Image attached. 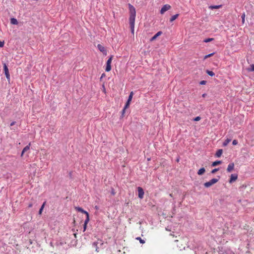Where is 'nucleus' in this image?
I'll list each match as a JSON object with an SVG mask.
<instances>
[{
	"label": "nucleus",
	"mask_w": 254,
	"mask_h": 254,
	"mask_svg": "<svg viewBox=\"0 0 254 254\" xmlns=\"http://www.w3.org/2000/svg\"><path fill=\"white\" fill-rule=\"evenodd\" d=\"M112 59H113V56H111L107 60V62L106 63V68H105V70L107 72L110 71L111 69V62L112 61Z\"/></svg>",
	"instance_id": "obj_3"
},
{
	"label": "nucleus",
	"mask_w": 254,
	"mask_h": 254,
	"mask_svg": "<svg viewBox=\"0 0 254 254\" xmlns=\"http://www.w3.org/2000/svg\"><path fill=\"white\" fill-rule=\"evenodd\" d=\"M30 143H29L28 145H27V146H26L22 150V151L21 152V156H22L23 154L27 151L28 150H29L30 149Z\"/></svg>",
	"instance_id": "obj_11"
},
{
	"label": "nucleus",
	"mask_w": 254,
	"mask_h": 254,
	"mask_svg": "<svg viewBox=\"0 0 254 254\" xmlns=\"http://www.w3.org/2000/svg\"><path fill=\"white\" fill-rule=\"evenodd\" d=\"M249 71H254V64L250 65V67L247 69Z\"/></svg>",
	"instance_id": "obj_23"
},
{
	"label": "nucleus",
	"mask_w": 254,
	"mask_h": 254,
	"mask_svg": "<svg viewBox=\"0 0 254 254\" xmlns=\"http://www.w3.org/2000/svg\"><path fill=\"white\" fill-rule=\"evenodd\" d=\"M238 142L237 140H236V139L233 140V141L232 142L233 145H236L238 144Z\"/></svg>",
	"instance_id": "obj_32"
},
{
	"label": "nucleus",
	"mask_w": 254,
	"mask_h": 254,
	"mask_svg": "<svg viewBox=\"0 0 254 254\" xmlns=\"http://www.w3.org/2000/svg\"><path fill=\"white\" fill-rule=\"evenodd\" d=\"M214 40L213 38H207L203 40V42L205 43H208L211 41H212Z\"/></svg>",
	"instance_id": "obj_27"
},
{
	"label": "nucleus",
	"mask_w": 254,
	"mask_h": 254,
	"mask_svg": "<svg viewBox=\"0 0 254 254\" xmlns=\"http://www.w3.org/2000/svg\"><path fill=\"white\" fill-rule=\"evenodd\" d=\"M231 139L229 138H227L223 142V145L224 146H226L228 145V144L231 141Z\"/></svg>",
	"instance_id": "obj_20"
},
{
	"label": "nucleus",
	"mask_w": 254,
	"mask_h": 254,
	"mask_svg": "<svg viewBox=\"0 0 254 254\" xmlns=\"http://www.w3.org/2000/svg\"><path fill=\"white\" fill-rule=\"evenodd\" d=\"M97 48L100 52H102L104 55H107V51L105 49V48L103 46H102L101 44H98Z\"/></svg>",
	"instance_id": "obj_8"
},
{
	"label": "nucleus",
	"mask_w": 254,
	"mask_h": 254,
	"mask_svg": "<svg viewBox=\"0 0 254 254\" xmlns=\"http://www.w3.org/2000/svg\"><path fill=\"white\" fill-rule=\"evenodd\" d=\"M15 123H16V122L15 121H13L10 123V126H13L15 124Z\"/></svg>",
	"instance_id": "obj_37"
},
{
	"label": "nucleus",
	"mask_w": 254,
	"mask_h": 254,
	"mask_svg": "<svg viewBox=\"0 0 254 254\" xmlns=\"http://www.w3.org/2000/svg\"><path fill=\"white\" fill-rule=\"evenodd\" d=\"M245 14L244 13V14L242 15V22H243V23H244V21H245Z\"/></svg>",
	"instance_id": "obj_35"
},
{
	"label": "nucleus",
	"mask_w": 254,
	"mask_h": 254,
	"mask_svg": "<svg viewBox=\"0 0 254 254\" xmlns=\"http://www.w3.org/2000/svg\"><path fill=\"white\" fill-rule=\"evenodd\" d=\"M137 190H138V197L140 199L143 198L144 192V190L142 189V188L139 187L137 188Z\"/></svg>",
	"instance_id": "obj_6"
},
{
	"label": "nucleus",
	"mask_w": 254,
	"mask_h": 254,
	"mask_svg": "<svg viewBox=\"0 0 254 254\" xmlns=\"http://www.w3.org/2000/svg\"><path fill=\"white\" fill-rule=\"evenodd\" d=\"M235 254V253L230 249H226L225 250V252L223 254Z\"/></svg>",
	"instance_id": "obj_15"
},
{
	"label": "nucleus",
	"mask_w": 254,
	"mask_h": 254,
	"mask_svg": "<svg viewBox=\"0 0 254 254\" xmlns=\"http://www.w3.org/2000/svg\"><path fill=\"white\" fill-rule=\"evenodd\" d=\"M3 70L4 71V73L5 76L7 79H10V74L9 73L8 67L5 64H3Z\"/></svg>",
	"instance_id": "obj_5"
},
{
	"label": "nucleus",
	"mask_w": 254,
	"mask_h": 254,
	"mask_svg": "<svg viewBox=\"0 0 254 254\" xmlns=\"http://www.w3.org/2000/svg\"><path fill=\"white\" fill-rule=\"evenodd\" d=\"M214 53H211V54H209L208 55H205L204 57V60H205L211 56H212L213 55H214Z\"/></svg>",
	"instance_id": "obj_26"
},
{
	"label": "nucleus",
	"mask_w": 254,
	"mask_h": 254,
	"mask_svg": "<svg viewBox=\"0 0 254 254\" xmlns=\"http://www.w3.org/2000/svg\"><path fill=\"white\" fill-rule=\"evenodd\" d=\"M222 163L221 161H216L212 163V166H216L219 164H220Z\"/></svg>",
	"instance_id": "obj_21"
},
{
	"label": "nucleus",
	"mask_w": 254,
	"mask_h": 254,
	"mask_svg": "<svg viewBox=\"0 0 254 254\" xmlns=\"http://www.w3.org/2000/svg\"><path fill=\"white\" fill-rule=\"evenodd\" d=\"M222 152H223L222 149H218L215 154V156L217 157H220L222 154Z\"/></svg>",
	"instance_id": "obj_18"
},
{
	"label": "nucleus",
	"mask_w": 254,
	"mask_h": 254,
	"mask_svg": "<svg viewBox=\"0 0 254 254\" xmlns=\"http://www.w3.org/2000/svg\"><path fill=\"white\" fill-rule=\"evenodd\" d=\"M89 221V218H86L85 221H84V225H83V231L84 232L86 229V228H87V225L88 223V222Z\"/></svg>",
	"instance_id": "obj_14"
},
{
	"label": "nucleus",
	"mask_w": 254,
	"mask_h": 254,
	"mask_svg": "<svg viewBox=\"0 0 254 254\" xmlns=\"http://www.w3.org/2000/svg\"><path fill=\"white\" fill-rule=\"evenodd\" d=\"M133 92L132 91H131L130 94H129V95L128 96V99H127V101H129V102H130L132 100V97H133Z\"/></svg>",
	"instance_id": "obj_25"
},
{
	"label": "nucleus",
	"mask_w": 254,
	"mask_h": 254,
	"mask_svg": "<svg viewBox=\"0 0 254 254\" xmlns=\"http://www.w3.org/2000/svg\"><path fill=\"white\" fill-rule=\"evenodd\" d=\"M219 170V168H215L211 171V173L214 174Z\"/></svg>",
	"instance_id": "obj_31"
},
{
	"label": "nucleus",
	"mask_w": 254,
	"mask_h": 254,
	"mask_svg": "<svg viewBox=\"0 0 254 254\" xmlns=\"http://www.w3.org/2000/svg\"><path fill=\"white\" fill-rule=\"evenodd\" d=\"M179 16V14H175L174 15H173L170 19V22H173V21H174L176 18H177V17H178Z\"/></svg>",
	"instance_id": "obj_19"
},
{
	"label": "nucleus",
	"mask_w": 254,
	"mask_h": 254,
	"mask_svg": "<svg viewBox=\"0 0 254 254\" xmlns=\"http://www.w3.org/2000/svg\"><path fill=\"white\" fill-rule=\"evenodd\" d=\"M32 206V203H30L29 205H28V207H31Z\"/></svg>",
	"instance_id": "obj_40"
},
{
	"label": "nucleus",
	"mask_w": 254,
	"mask_h": 254,
	"mask_svg": "<svg viewBox=\"0 0 254 254\" xmlns=\"http://www.w3.org/2000/svg\"><path fill=\"white\" fill-rule=\"evenodd\" d=\"M104 75H105V74H104V73H103V74H102L101 77H104Z\"/></svg>",
	"instance_id": "obj_41"
},
{
	"label": "nucleus",
	"mask_w": 254,
	"mask_h": 254,
	"mask_svg": "<svg viewBox=\"0 0 254 254\" xmlns=\"http://www.w3.org/2000/svg\"><path fill=\"white\" fill-rule=\"evenodd\" d=\"M219 177H218V178H213L211 180H210L209 181L207 182L204 184V186L206 188H209L213 184L216 183L219 180Z\"/></svg>",
	"instance_id": "obj_2"
},
{
	"label": "nucleus",
	"mask_w": 254,
	"mask_h": 254,
	"mask_svg": "<svg viewBox=\"0 0 254 254\" xmlns=\"http://www.w3.org/2000/svg\"><path fill=\"white\" fill-rule=\"evenodd\" d=\"M4 46V42L0 41V47H3Z\"/></svg>",
	"instance_id": "obj_36"
},
{
	"label": "nucleus",
	"mask_w": 254,
	"mask_h": 254,
	"mask_svg": "<svg viewBox=\"0 0 254 254\" xmlns=\"http://www.w3.org/2000/svg\"><path fill=\"white\" fill-rule=\"evenodd\" d=\"M126 108H124V109H123L122 110V115H123L124 114V113H125V110H126Z\"/></svg>",
	"instance_id": "obj_38"
},
{
	"label": "nucleus",
	"mask_w": 254,
	"mask_h": 254,
	"mask_svg": "<svg viewBox=\"0 0 254 254\" xmlns=\"http://www.w3.org/2000/svg\"><path fill=\"white\" fill-rule=\"evenodd\" d=\"M130 102H129V101H127L124 108L126 109L130 105Z\"/></svg>",
	"instance_id": "obj_30"
},
{
	"label": "nucleus",
	"mask_w": 254,
	"mask_h": 254,
	"mask_svg": "<svg viewBox=\"0 0 254 254\" xmlns=\"http://www.w3.org/2000/svg\"><path fill=\"white\" fill-rule=\"evenodd\" d=\"M177 162H179V158H178V159H177Z\"/></svg>",
	"instance_id": "obj_43"
},
{
	"label": "nucleus",
	"mask_w": 254,
	"mask_h": 254,
	"mask_svg": "<svg viewBox=\"0 0 254 254\" xmlns=\"http://www.w3.org/2000/svg\"><path fill=\"white\" fill-rule=\"evenodd\" d=\"M234 163H230L228 166V167L227 168V171L228 172H231L234 168Z\"/></svg>",
	"instance_id": "obj_10"
},
{
	"label": "nucleus",
	"mask_w": 254,
	"mask_h": 254,
	"mask_svg": "<svg viewBox=\"0 0 254 254\" xmlns=\"http://www.w3.org/2000/svg\"><path fill=\"white\" fill-rule=\"evenodd\" d=\"M45 204H46V202H44L43 203V204H42V205L41 206V208H40V210L39 211V214H42V211H43V210L44 209V207L45 206Z\"/></svg>",
	"instance_id": "obj_24"
},
{
	"label": "nucleus",
	"mask_w": 254,
	"mask_h": 254,
	"mask_svg": "<svg viewBox=\"0 0 254 254\" xmlns=\"http://www.w3.org/2000/svg\"><path fill=\"white\" fill-rule=\"evenodd\" d=\"M206 95H207V94H206V93H204V94H203L202 95V97L203 98H204V97H205L206 96Z\"/></svg>",
	"instance_id": "obj_39"
},
{
	"label": "nucleus",
	"mask_w": 254,
	"mask_h": 254,
	"mask_svg": "<svg viewBox=\"0 0 254 254\" xmlns=\"http://www.w3.org/2000/svg\"><path fill=\"white\" fill-rule=\"evenodd\" d=\"M136 239L139 240L141 244H144L145 243V241L141 239L140 237H137L136 238Z\"/></svg>",
	"instance_id": "obj_29"
},
{
	"label": "nucleus",
	"mask_w": 254,
	"mask_h": 254,
	"mask_svg": "<svg viewBox=\"0 0 254 254\" xmlns=\"http://www.w3.org/2000/svg\"><path fill=\"white\" fill-rule=\"evenodd\" d=\"M206 73L210 76H213L215 75V73L212 71H210L209 70H206Z\"/></svg>",
	"instance_id": "obj_22"
},
{
	"label": "nucleus",
	"mask_w": 254,
	"mask_h": 254,
	"mask_svg": "<svg viewBox=\"0 0 254 254\" xmlns=\"http://www.w3.org/2000/svg\"><path fill=\"white\" fill-rule=\"evenodd\" d=\"M205 172V169L204 168H200L197 172V174L198 175H202Z\"/></svg>",
	"instance_id": "obj_16"
},
{
	"label": "nucleus",
	"mask_w": 254,
	"mask_h": 254,
	"mask_svg": "<svg viewBox=\"0 0 254 254\" xmlns=\"http://www.w3.org/2000/svg\"><path fill=\"white\" fill-rule=\"evenodd\" d=\"M75 209L78 212H80L85 214L86 216V218H89V213L86 211L84 210L82 208L80 207H75Z\"/></svg>",
	"instance_id": "obj_7"
},
{
	"label": "nucleus",
	"mask_w": 254,
	"mask_h": 254,
	"mask_svg": "<svg viewBox=\"0 0 254 254\" xmlns=\"http://www.w3.org/2000/svg\"><path fill=\"white\" fill-rule=\"evenodd\" d=\"M10 23L13 25H17L18 24L17 20L15 18H11L10 19Z\"/></svg>",
	"instance_id": "obj_17"
},
{
	"label": "nucleus",
	"mask_w": 254,
	"mask_h": 254,
	"mask_svg": "<svg viewBox=\"0 0 254 254\" xmlns=\"http://www.w3.org/2000/svg\"><path fill=\"white\" fill-rule=\"evenodd\" d=\"M222 5H221V4L216 5H211L208 6V8L210 9H218V8L222 7Z\"/></svg>",
	"instance_id": "obj_12"
},
{
	"label": "nucleus",
	"mask_w": 254,
	"mask_h": 254,
	"mask_svg": "<svg viewBox=\"0 0 254 254\" xmlns=\"http://www.w3.org/2000/svg\"><path fill=\"white\" fill-rule=\"evenodd\" d=\"M206 83V81L205 80H202L199 82L200 85H205Z\"/></svg>",
	"instance_id": "obj_33"
},
{
	"label": "nucleus",
	"mask_w": 254,
	"mask_h": 254,
	"mask_svg": "<svg viewBox=\"0 0 254 254\" xmlns=\"http://www.w3.org/2000/svg\"><path fill=\"white\" fill-rule=\"evenodd\" d=\"M162 34V32L161 31H159L157 33H156L150 39V41H154V40H155L157 37H158L159 36H160L161 34Z\"/></svg>",
	"instance_id": "obj_13"
},
{
	"label": "nucleus",
	"mask_w": 254,
	"mask_h": 254,
	"mask_svg": "<svg viewBox=\"0 0 254 254\" xmlns=\"http://www.w3.org/2000/svg\"><path fill=\"white\" fill-rule=\"evenodd\" d=\"M98 242H94L92 244L93 246L94 247H95L96 248V251L97 252H98V248L97 247V245H98Z\"/></svg>",
	"instance_id": "obj_28"
},
{
	"label": "nucleus",
	"mask_w": 254,
	"mask_h": 254,
	"mask_svg": "<svg viewBox=\"0 0 254 254\" xmlns=\"http://www.w3.org/2000/svg\"><path fill=\"white\" fill-rule=\"evenodd\" d=\"M238 178V175L237 174H232L231 175L230 179L229 180V183H232L233 182L235 181Z\"/></svg>",
	"instance_id": "obj_9"
},
{
	"label": "nucleus",
	"mask_w": 254,
	"mask_h": 254,
	"mask_svg": "<svg viewBox=\"0 0 254 254\" xmlns=\"http://www.w3.org/2000/svg\"><path fill=\"white\" fill-rule=\"evenodd\" d=\"M200 119H201V118H200V117L197 116V117H195V118L193 119V120H194V121H199V120H200Z\"/></svg>",
	"instance_id": "obj_34"
},
{
	"label": "nucleus",
	"mask_w": 254,
	"mask_h": 254,
	"mask_svg": "<svg viewBox=\"0 0 254 254\" xmlns=\"http://www.w3.org/2000/svg\"><path fill=\"white\" fill-rule=\"evenodd\" d=\"M171 8V6L169 4H166L163 6L160 10V13L163 14L166 11L169 10Z\"/></svg>",
	"instance_id": "obj_4"
},
{
	"label": "nucleus",
	"mask_w": 254,
	"mask_h": 254,
	"mask_svg": "<svg viewBox=\"0 0 254 254\" xmlns=\"http://www.w3.org/2000/svg\"><path fill=\"white\" fill-rule=\"evenodd\" d=\"M95 208L96 209H98V207L97 206H95Z\"/></svg>",
	"instance_id": "obj_42"
},
{
	"label": "nucleus",
	"mask_w": 254,
	"mask_h": 254,
	"mask_svg": "<svg viewBox=\"0 0 254 254\" xmlns=\"http://www.w3.org/2000/svg\"><path fill=\"white\" fill-rule=\"evenodd\" d=\"M129 10V22L132 33H134L135 19L136 17V10L135 7L130 3H128Z\"/></svg>",
	"instance_id": "obj_1"
}]
</instances>
